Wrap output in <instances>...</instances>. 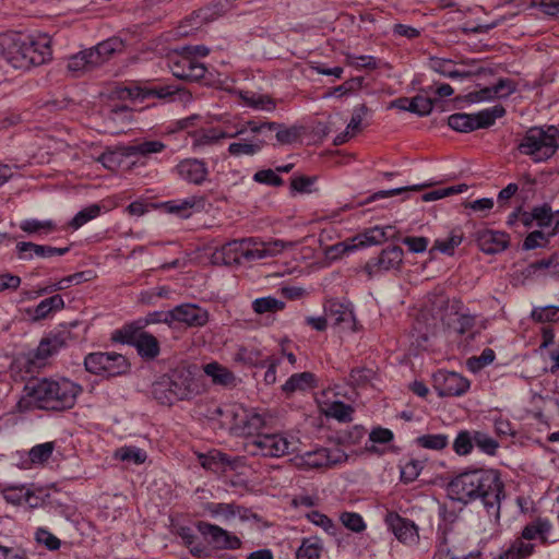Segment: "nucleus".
<instances>
[{"label": "nucleus", "instance_id": "nucleus-1", "mask_svg": "<svg viewBox=\"0 0 559 559\" xmlns=\"http://www.w3.org/2000/svg\"><path fill=\"white\" fill-rule=\"evenodd\" d=\"M449 497L463 504L479 501L488 515L500 519L506 498L500 473L493 468H468L454 476L447 486Z\"/></svg>", "mask_w": 559, "mask_h": 559}, {"label": "nucleus", "instance_id": "nucleus-2", "mask_svg": "<svg viewBox=\"0 0 559 559\" xmlns=\"http://www.w3.org/2000/svg\"><path fill=\"white\" fill-rule=\"evenodd\" d=\"M50 41L46 34L33 36L10 32L0 35V51L13 68L27 70L50 60Z\"/></svg>", "mask_w": 559, "mask_h": 559}, {"label": "nucleus", "instance_id": "nucleus-3", "mask_svg": "<svg viewBox=\"0 0 559 559\" xmlns=\"http://www.w3.org/2000/svg\"><path fill=\"white\" fill-rule=\"evenodd\" d=\"M82 386L69 379H31L23 389L24 396L28 397L38 408L47 411H66L75 405Z\"/></svg>", "mask_w": 559, "mask_h": 559}, {"label": "nucleus", "instance_id": "nucleus-4", "mask_svg": "<svg viewBox=\"0 0 559 559\" xmlns=\"http://www.w3.org/2000/svg\"><path fill=\"white\" fill-rule=\"evenodd\" d=\"M204 385L195 376L194 368L177 366L152 384V396L160 405L171 406L177 402L191 401L202 394Z\"/></svg>", "mask_w": 559, "mask_h": 559}, {"label": "nucleus", "instance_id": "nucleus-5", "mask_svg": "<svg viewBox=\"0 0 559 559\" xmlns=\"http://www.w3.org/2000/svg\"><path fill=\"white\" fill-rule=\"evenodd\" d=\"M298 242H285L274 240L270 242L253 243L251 239L231 240L216 249L213 253V262L224 265L240 264L241 260H260L266 257H274L281 253L285 248H293Z\"/></svg>", "mask_w": 559, "mask_h": 559}, {"label": "nucleus", "instance_id": "nucleus-6", "mask_svg": "<svg viewBox=\"0 0 559 559\" xmlns=\"http://www.w3.org/2000/svg\"><path fill=\"white\" fill-rule=\"evenodd\" d=\"M559 130L550 126L547 130L539 127L530 128L518 145L520 153L530 156L533 162L542 163L551 158L557 150Z\"/></svg>", "mask_w": 559, "mask_h": 559}, {"label": "nucleus", "instance_id": "nucleus-7", "mask_svg": "<svg viewBox=\"0 0 559 559\" xmlns=\"http://www.w3.org/2000/svg\"><path fill=\"white\" fill-rule=\"evenodd\" d=\"M506 112V108L502 105H496L476 114L456 112L448 117V126L454 131L468 133L477 129L490 128Z\"/></svg>", "mask_w": 559, "mask_h": 559}, {"label": "nucleus", "instance_id": "nucleus-8", "mask_svg": "<svg viewBox=\"0 0 559 559\" xmlns=\"http://www.w3.org/2000/svg\"><path fill=\"white\" fill-rule=\"evenodd\" d=\"M84 366L86 371L106 378L126 374L130 371L131 367L123 355L115 352L90 353L84 359Z\"/></svg>", "mask_w": 559, "mask_h": 559}, {"label": "nucleus", "instance_id": "nucleus-9", "mask_svg": "<svg viewBox=\"0 0 559 559\" xmlns=\"http://www.w3.org/2000/svg\"><path fill=\"white\" fill-rule=\"evenodd\" d=\"M114 340L134 346L138 354L144 359H154L160 352L159 343L153 334L130 324L117 330Z\"/></svg>", "mask_w": 559, "mask_h": 559}, {"label": "nucleus", "instance_id": "nucleus-10", "mask_svg": "<svg viewBox=\"0 0 559 559\" xmlns=\"http://www.w3.org/2000/svg\"><path fill=\"white\" fill-rule=\"evenodd\" d=\"M445 325L451 342L461 352L469 350L480 335V330L476 329V316L471 313H461L456 318H449Z\"/></svg>", "mask_w": 559, "mask_h": 559}, {"label": "nucleus", "instance_id": "nucleus-11", "mask_svg": "<svg viewBox=\"0 0 559 559\" xmlns=\"http://www.w3.org/2000/svg\"><path fill=\"white\" fill-rule=\"evenodd\" d=\"M248 447L250 454L266 457H280L294 451L293 443L281 433H258Z\"/></svg>", "mask_w": 559, "mask_h": 559}, {"label": "nucleus", "instance_id": "nucleus-12", "mask_svg": "<svg viewBox=\"0 0 559 559\" xmlns=\"http://www.w3.org/2000/svg\"><path fill=\"white\" fill-rule=\"evenodd\" d=\"M197 528L213 549L236 550L241 547L239 537L218 525L199 521Z\"/></svg>", "mask_w": 559, "mask_h": 559}, {"label": "nucleus", "instance_id": "nucleus-13", "mask_svg": "<svg viewBox=\"0 0 559 559\" xmlns=\"http://www.w3.org/2000/svg\"><path fill=\"white\" fill-rule=\"evenodd\" d=\"M432 386L440 397L461 396L469 390L471 382L457 372L438 370L432 374Z\"/></svg>", "mask_w": 559, "mask_h": 559}, {"label": "nucleus", "instance_id": "nucleus-14", "mask_svg": "<svg viewBox=\"0 0 559 559\" xmlns=\"http://www.w3.org/2000/svg\"><path fill=\"white\" fill-rule=\"evenodd\" d=\"M468 538L460 533L449 531L444 532L442 539L437 545L433 559H463L468 556Z\"/></svg>", "mask_w": 559, "mask_h": 559}, {"label": "nucleus", "instance_id": "nucleus-15", "mask_svg": "<svg viewBox=\"0 0 559 559\" xmlns=\"http://www.w3.org/2000/svg\"><path fill=\"white\" fill-rule=\"evenodd\" d=\"M169 69L180 80L199 81L205 76L206 68L192 56L181 51L169 58Z\"/></svg>", "mask_w": 559, "mask_h": 559}, {"label": "nucleus", "instance_id": "nucleus-16", "mask_svg": "<svg viewBox=\"0 0 559 559\" xmlns=\"http://www.w3.org/2000/svg\"><path fill=\"white\" fill-rule=\"evenodd\" d=\"M404 252L399 246H389L383 249L379 257L372 258L364 266V271L368 274L369 278L381 272L390 270H397L403 263Z\"/></svg>", "mask_w": 559, "mask_h": 559}, {"label": "nucleus", "instance_id": "nucleus-17", "mask_svg": "<svg viewBox=\"0 0 559 559\" xmlns=\"http://www.w3.org/2000/svg\"><path fill=\"white\" fill-rule=\"evenodd\" d=\"M258 133L267 136V143L272 139V132L276 131L275 138L281 144H292L298 138L296 128H284L277 122H257L254 120L246 121V133Z\"/></svg>", "mask_w": 559, "mask_h": 559}, {"label": "nucleus", "instance_id": "nucleus-18", "mask_svg": "<svg viewBox=\"0 0 559 559\" xmlns=\"http://www.w3.org/2000/svg\"><path fill=\"white\" fill-rule=\"evenodd\" d=\"M384 521L389 530L401 543L413 545L418 542V527L412 520L403 518L394 511H390L386 513Z\"/></svg>", "mask_w": 559, "mask_h": 559}, {"label": "nucleus", "instance_id": "nucleus-19", "mask_svg": "<svg viewBox=\"0 0 559 559\" xmlns=\"http://www.w3.org/2000/svg\"><path fill=\"white\" fill-rule=\"evenodd\" d=\"M173 328L178 324L187 326H203L209 321V313L205 309L194 304H182L170 310Z\"/></svg>", "mask_w": 559, "mask_h": 559}, {"label": "nucleus", "instance_id": "nucleus-20", "mask_svg": "<svg viewBox=\"0 0 559 559\" xmlns=\"http://www.w3.org/2000/svg\"><path fill=\"white\" fill-rule=\"evenodd\" d=\"M347 460V455L340 449L319 448L307 451L301 455L302 464L310 468L330 467Z\"/></svg>", "mask_w": 559, "mask_h": 559}, {"label": "nucleus", "instance_id": "nucleus-21", "mask_svg": "<svg viewBox=\"0 0 559 559\" xmlns=\"http://www.w3.org/2000/svg\"><path fill=\"white\" fill-rule=\"evenodd\" d=\"M175 173L180 179L195 186H201L206 181L210 171L207 164L203 159L185 158L176 165Z\"/></svg>", "mask_w": 559, "mask_h": 559}, {"label": "nucleus", "instance_id": "nucleus-22", "mask_svg": "<svg viewBox=\"0 0 559 559\" xmlns=\"http://www.w3.org/2000/svg\"><path fill=\"white\" fill-rule=\"evenodd\" d=\"M69 250V247L56 248L49 245H38L32 241H20L15 246L16 257L21 261H31L34 258L45 259L53 255H64Z\"/></svg>", "mask_w": 559, "mask_h": 559}, {"label": "nucleus", "instance_id": "nucleus-23", "mask_svg": "<svg viewBox=\"0 0 559 559\" xmlns=\"http://www.w3.org/2000/svg\"><path fill=\"white\" fill-rule=\"evenodd\" d=\"M475 238L479 249L486 254L500 253L510 243V236L507 233L492 229L478 230Z\"/></svg>", "mask_w": 559, "mask_h": 559}, {"label": "nucleus", "instance_id": "nucleus-24", "mask_svg": "<svg viewBox=\"0 0 559 559\" xmlns=\"http://www.w3.org/2000/svg\"><path fill=\"white\" fill-rule=\"evenodd\" d=\"M399 239V231L395 230L392 226H374L365 229L362 233L356 235L353 237V241L356 242L357 249L369 247V246H376L381 245L384 241L388 240H397Z\"/></svg>", "mask_w": 559, "mask_h": 559}, {"label": "nucleus", "instance_id": "nucleus-25", "mask_svg": "<svg viewBox=\"0 0 559 559\" xmlns=\"http://www.w3.org/2000/svg\"><path fill=\"white\" fill-rule=\"evenodd\" d=\"M250 136L240 138L228 145L227 152L233 157L254 156L267 145V136L258 133H251Z\"/></svg>", "mask_w": 559, "mask_h": 559}, {"label": "nucleus", "instance_id": "nucleus-26", "mask_svg": "<svg viewBox=\"0 0 559 559\" xmlns=\"http://www.w3.org/2000/svg\"><path fill=\"white\" fill-rule=\"evenodd\" d=\"M246 134V122L233 133L225 132L217 128L203 129L193 133L192 147L197 150L206 145H213L222 139H237Z\"/></svg>", "mask_w": 559, "mask_h": 559}, {"label": "nucleus", "instance_id": "nucleus-27", "mask_svg": "<svg viewBox=\"0 0 559 559\" xmlns=\"http://www.w3.org/2000/svg\"><path fill=\"white\" fill-rule=\"evenodd\" d=\"M233 418L234 427L243 435H253L264 426V419L260 414L247 409L233 411Z\"/></svg>", "mask_w": 559, "mask_h": 559}, {"label": "nucleus", "instance_id": "nucleus-28", "mask_svg": "<svg viewBox=\"0 0 559 559\" xmlns=\"http://www.w3.org/2000/svg\"><path fill=\"white\" fill-rule=\"evenodd\" d=\"M318 386L317 377L310 371L292 374L282 385L285 394L290 395L297 391H306Z\"/></svg>", "mask_w": 559, "mask_h": 559}, {"label": "nucleus", "instance_id": "nucleus-29", "mask_svg": "<svg viewBox=\"0 0 559 559\" xmlns=\"http://www.w3.org/2000/svg\"><path fill=\"white\" fill-rule=\"evenodd\" d=\"M534 552V544L523 542L522 539H513L506 549L493 555L492 559H528Z\"/></svg>", "mask_w": 559, "mask_h": 559}, {"label": "nucleus", "instance_id": "nucleus-30", "mask_svg": "<svg viewBox=\"0 0 559 559\" xmlns=\"http://www.w3.org/2000/svg\"><path fill=\"white\" fill-rule=\"evenodd\" d=\"M144 93L146 94V98L155 97L168 102L175 100L176 97H178L180 100L190 98V94L185 88L171 84H162L146 87Z\"/></svg>", "mask_w": 559, "mask_h": 559}, {"label": "nucleus", "instance_id": "nucleus-31", "mask_svg": "<svg viewBox=\"0 0 559 559\" xmlns=\"http://www.w3.org/2000/svg\"><path fill=\"white\" fill-rule=\"evenodd\" d=\"M176 534L182 539L183 545L189 549L190 554L197 558H205L209 556L207 547L198 542V536L189 526H178Z\"/></svg>", "mask_w": 559, "mask_h": 559}, {"label": "nucleus", "instance_id": "nucleus-32", "mask_svg": "<svg viewBox=\"0 0 559 559\" xmlns=\"http://www.w3.org/2000/svg\"><path fill=\"white\" fill-rule=\"evenodd\" d=\"M203 370L204 373L210 377L212 382L216 385H222L225 388L235 385L236 377L234 373L216 361L206 364L203 367Z\"/></svg>", "mask_w": 559, "mask_h": 559}, {"label": "nucleus", "instance_id": "nucleus-33", "mask_svg": "<svg viewBox=\"0 0 559 559\" xmlns=\"http://www.w3.org/2000/svg\"><path fill=\"white\" fill-rule=\"evenodd\" d=\"M2 496L7 502L14 506L27 503L31 508L37 507V502H32V499L35 498V493L24 485L5 487L2 490Z\"/></svg>", "mask_w": 559, "mask_h": 559}, {"label": "nucleus", "instance_id": "nucleus-34", "mask_svg": "<svg viewBox=\"0 0 559 559\" xmlns=\"http://www.w3.org/2000/svg\"><path fill=\"white\" fill-rule=\"evenodd\" d=\"M324 309L326 317L333 320L335 325L354 321V313L349 305L332 299L325 304Z\"/></svg>", "mask_w": 559, "mask_h": 559}, {"label": "nucleus", "instance_id": "nucleus-35", "mask_svg": "<svg viewBox=\"0 0 559 559\" xmlns=\"http://www.w3.org/2000/svg\"><path fill=\"white\" fill-rule=\"evenodd\" d=\"M550 530V522L546 519L538 518L525 525L521 532V536L516 537L515 539H522L523 542L530 543L531 540L539 537L543 542H545Z\"/></svg>", "mask_w": 559, "mask_h": 559}, {"label": "nucleus", "instance_id": "nucleus-36", "mask_svg": "<svg viewBox=\"0 0 559 559\" xmlns=\"http://www.w3.org/2000/svg\"><path fill=\"white\" fill-rule=\"evenodd\" d=\"M429 67L432 71L450 79H464L471 76V72L459 71L450 59L431 58Z\"/></svg>", "mask_w": 559, "mask_h": 559}, {"label": "nucleus", "instance_id": "nucleus-37", "mask_svg": "<svg viewBox=\"0 0 559 559\" xmlns=\"http://www.w3.org/2000/svg\"><path fill=\"white\" fill-rule=\"evenodd\" d=\"M64 345L66 341L61 335H52L45 337L40 341L35 352V358L40 361H44L53 354H56Z\"/></svg>", "mask_w": 559, "mask_h": 559}, {"label": "nucleus", "instance_id": "nucleus-38", "mask_svg": "<svg viewBox=\"0 0 559 559\" xmlns=\"http://www.w3.org/2000/svg\"><path fill=\"white\" fill-rule=\"evenodd\" d=\"M64 345L66 341L61 335H52L45 337L40 341L35 352V358L40 361H44L53 354H56Z\"/></svg>", "mask_w": 559, "mask_h": 559}, {"label": "nucleus", "instance_id": "nucleus-39", "mask_svg": "<svg viewBox=\"0 0 559 559\" xmlns=\"http://www.w3.org/2000/svg\"><path fill=\"white\" fill-rule=\"evenodd\" d=\"M464 238L461 228H454L445 239H436L430 251H439L443 254L453 255L454 250L459 247Z\"/></svg>", "mask_w": 559, "mask_h": 559}, {"label": "nucleus", "instance_id": "nucleus-40", "mask_svg": "<svg viewBox=\"0 0 559 559\" xmlns=\"http://www.w3.org/2000/svg\"><path fill=\"white\" fill-rule=\"evenodd\" d=\"M166 148V144L158 140L142 141L135 144L127 145V155L147 157L151 154L160 153Z\"/></svg>", "mask_w": 559, "mask_h": 559}, {"label": "nucleus", "instance_id": "nucleus-41", "mask_svg": "<svg viewBox=\"0 0 559 559\" xmlns=\"http://www.w3.org/2000/svg\"><path fill=\"white\" fill-rule=\"evenodd\" d=\"M127 145L117 146L115 150L105 151L99 157L97 162H99L106 169L117 170L124 158L131 157V155H127Z\"/></svg>", "mask_w": 559, "mask_h": 559}, {"label": "nucleus", "instance_id": "nucleus-42", "mask_svg": "<svg viewBox=\"0 0 559 559\" xmlns=\"http://www.w3.org/2000/svg\"><path fill=\"white\" fill-rule=\"evenodd\" d=\"M322 550L323 544L320 538H304L296 550V559H320Z\"/></svg>", "mask_w": 559, "mask_h": 559}, {"label": "nucleus", "instance_id": "nucleus-43", "mask_svg": "<svg viewBox=\"0 0 559 559\" xmlns=\"http://www.w3.org/2000/svg\"><path fill=\"white\" fill-rule=\"evenodd\" d=\"M474 449V430L462 429L452 442V450L459 456H467Z\"/></svg>", "mask_w": 559, "mask_h": 559}, {"label": "nucleus", "instance_id": "nucleus-44", "mask_svg": "<svg viewBox=\"0 0 559 559\" xmlns=\"http://www.w3.org/2000/svg\"><path fill=\"white\" fill-rule=\"evenodd\" d=\"M323 413L326 417L334 418L340 423H349L353 420L354 408L342 401H334L326 404Z\"/></svg>", "mask_w": 559, "mask_h": 559}, {"label": "nucleus", "instance_id": "nucleus-45", "mask_svg": "<svg viewBox=\"0 0 559 559\" xmlns=\"http://www.w3.org/2000/svg\"><path fill=\"white\" fill-rule=\"evenodd\" d=\"M64 308V300L60 295H53L41 300L34 309V320L46 319L51 312Z\"/></svg>", "mask_w": 559, "mask_h": 559}, {"label": "nucleus", "instance_id": "nucleus-46", "mask_svg": "<svg viewBox=\"0 0 559 559\" xmlns=\"http://www.w3.org/2000/svg\"><path fill=\"white\" fill-rule=\"evenodd\" d=\"M285 301L273 296L257 298L252 301V310L257 314L276 313L285 308Z\"/></svg>", "mask_w": 559, "mask_h": 559}, {"label": "nucleus", "instance_id": "nucleus-47", "mask_svg": "<svg viewBox=\"0 0 559 559\" xmlns=\"http://www.w3.org/2000/svg\"><path fill=\"white\" fill-rule=\"evenodd\" d=\"M204 510L212 518H222L225 521L234 519L237 515V512H240L238 504L224 502H206L204 504Z\"/></svg>", "mask_w": 559, "mask_h": 559}, {"label": "nucleus", "instance_id": "nucleus-48", "mask_svg": "<svg viewBox=\"0 0 559 559\" xmlns=\"http://www.w3.org/2000/svg\"><path fill=\"white\" fill-rule=\"evenodd\" d=\"M207 11L198 10L194 11L189 17H186L177 27V34L179 36H189L194 31L199 29L204 21H206Z\"/></svg>", "mask_w": 559, "mask_h": 559}, {"label": "nucleus", "instance_id": "nucleus-49", "mask_svg": "<svg viewBox=\"0 0 559 559\" xmlns=\"http://www.w3.org/2000/svg\"><path fill=\"white\" fill-rule=\"evenodd\" d=\"M203 201V198L192 197L185 200L168 201L165 205L169 213H175L186 218L191 215V210L197 204L202 205Z\"/></svg>", "mask_w": 559, "mask_h": 559}, {"label": "nucleus", "instance_id": "nucleus-50", "mask_svg": "<svg viewBox=\"0 0 559 559\" xmlns=\"http://www.w3.org/2000/svg\"><path fill=\"white\" fill-rule=\"evenodd\" d=\"M474 447L487 455L495 456L499 449V442L483 430H474Z\"/></svg>", "mask_w": 559, "mask_h": 559}, {"label": "nucleus", "instance_id": "nucleus-51", "mask_svg": "<svg viewBox=\"0 0 559 559\" xmlns=\"http://www.w3.org/2000/svg\"><path fill=\"white\" fill-rule=\"evenodd\" d=\"M20 228L28 235H48L56 230V224L50 219L38 221L35 218H31L22 221L20 224Z\"/></svg>", "mask_w": 559, "mask_h": 559}, {"label": "nucleus", "instance_id": "nucleus-52", "mask_svg": "<svg viewBox=\"0 0 559 559\" xmlns=\"http://www.w3.org/2000/svg\"><path fill=\"white\" fill-rule=\"evenodd\" d=\"M416 443L428 450L441 451L449 445V438L443 433L423 435L416 439Z\"/></svg>", "mask_w": 559, "mask_h": 559}, {"label": "nucleus", "instance_id": "nucleus-53", "mask_svg": "<svg viewBox=\"0 0 559 559\" xmlns=\"http://www.w3.org/2000/svg\"><path fill=\"white\" fill-rule=\"evenodd\" d=\"M154 323H165L169 328H173L170 310L150 312L144 318H141L129 324L143 330L145 326Z\"/></svg>", "mask_w": 559, "mask_h": 559}, {"label": "nucleus", "instance_id": "nucleus-54", "mask_svg": "<svg viewBox=\"0 0 559 559\" xmlns=\"http://www.w3.org/2000/svg\"><path fill=\"white\" fill-rule=\"evenodd\" d=\"M100 211L102 209L98 204H92L84 207L69 222V227L72 229H79L90 221L96 218L100 214Z\"/></svg>", "mask_w": 559, "mask_h": 559}, {"label": "nucleus", "instance_id": "nucleus-55", "mask_svg": "<svg viewBox=\"0 0 559 559\" xmlns=\"http://www.w3.org/2000/svg\"><path fill=\"white\" fill-rule=\"evenodd\" d=\"M200 463L202 467L214 471L218 467L230 466L231 460L227 454L221 451H213L207 455H201Z\"/></svg>", "mask_w": 559, "mask_h": 559}, {"label": "nucleus", "instance_id": "nucleus-56", "mask_svg": "<svg viewBox=\"0 0 559 559\" xmlns=\"http://www.w3.org/2000/svg\"><path fill=\"white\" fill-rule=\"evenodd\" d=\"M433 103V99L429 97L416 95L408 98L407 108L409 112L424 117L428 116L432 111Z\"/></svg>", "mask_w": 559, "mask_h": 559}, {"label": "nucleus", "instance_id": "nucleus-57", "mask_svg": "<svg viewBox=\"0 0 559 559\" xmlns=\"http://www.w3.org/2000/svg\"><path fill=\"white\" fill-rule=\"evenodd\" d=\"M424 464L425 463L423 461L412 459L405 464L400 465L401 481L404 484H409L416 480L421 469L424 468Z\"/></svg>", "mask_w": 559, "mask_h": 559}, {"label": "nucleus", "instance_id": "nucleus-58", "mask_svg": "<svg viewBox=\"0 0 559 559\" xmlns=\"http://www.w3.org/2000/svg\"><path fill=\"white\" fill-rule=\"evenodd\" d=\"M355 250H357L356 242L350 238L326 247L324 249V255L326 259L336 260L342 258L345 253L353 252Z\"/></svg>", "mask_w": 559, "mask_h": 559}, {"label": "nucleus", "instance_id": "nucleus-59", "mask_svg": "<svg viewBox=\"0 0 559 559\" xmlns=\"http://www.w3.org/2000/svg\"><path fill=\"white\" fill-rule=\"evenodd\" d=\"M531 318L540 323L546 322H558L559 321V307L557 306H545L534 308Z\"/></svg>", "mask_w": 559, "mask_h": 559}, {"label": "nucleus", "instance_id": "nucleus-60", "mask_svg": "<svg viewBox=\"0 0 559 559\" xmlns=\"http://www.w3.org/2000/svg\"><path fill=\"white\" fill-rule=\"evenodd\" d=\"M345 63L349 67H354L356 69H368L374 70L378 68V60L372 56H356L352 53H347L345 56Z\"/></svg>", "mask_w": 559, "mask_h": 559}, {"label": "nucleus", "instance_id": "nucleus-61", "mask_svg": "<svg viewBox=\"0 0 559 559\" xmlns=\"http://www.w3.org/2000/svg\"><path fill=\"white\" fill-rule=\"evenodd\" d=\"M531 217L537 222L539 227L550 226L554 219L551 206L548 203L534 206L531 212Z\"/></svg>", "mask_w": 559, "mask_h": 559}, {"label": "nucleus", "instance_id": "nucleus-62", "mask_svg": "<svg viewBox=\"0 0 559 559\" xmlns=\"http://www.w3.org/2000/svg\"><path fill=\"white\" fill-rule=\"evenodd\" d=\"M55 445L52 442H45L33 447L28 453L32 463H44L49 460Z\"/></svg>", "mask_w": 559, "mask_h": 559}, {"label": "nucleus", "instance_id": "nucleus-63", "mask_svg": "<svg viewBox=\"0 0 559 559\" xmlns=\"http://www.w3.org/2000/svg\"><path fill=\"white\" fill-rule=\"evenodd\" d=\"M35 540L44 545L49 550H57L60 548L61 542L52 533L44 527H39L35 532Z\"/></svg>", "mask_w": 559, "mask_h": 559}, {"label": "nucleus", "instance_id": "nucleus-64", "mask_svg": "<svg viewBox=\"0 0 559 559\" xmlns=\"http://www.w3.org/2000/svg\"><path fill=\"white\" fill-rule=\"evenodd\" d=\"M496 358V353L493 349L487 347L485 348L479 356H474L468 359V367L473 370H479L490 365Z\"/></svg>", "mask_w": 559, "mask_h": 559}]
</instances>
